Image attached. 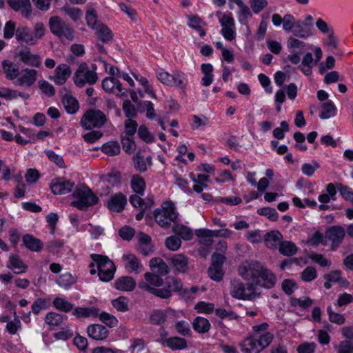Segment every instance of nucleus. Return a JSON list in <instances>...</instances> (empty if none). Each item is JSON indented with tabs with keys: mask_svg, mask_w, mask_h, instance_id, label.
Returning <instances> with one entry per match:
<instances>
[{
	"mask_svg": "<svg viewBox=\"0 0 353 353\" xmlns=\"http://www.w3.org/2000/svg\"><path fill=\"white\" fill-rule=\"evenodd\" d=\"M39 71L35 69L26 68L22 69L17 78L14 85L23 88H30L37 82Z\"/></svg>",
	"mask_w": 353,
	"mask_h": 353,
	"instance_id": "nucleus-11",
	"label": "nucleus"
},
{
	"mask_svg": "<svg viewBox=\"0 0 353 353\" xmlns=\"http://www.w3.org/2000/svg\"><path fill=\"white\" fill-rule=\"evenodd\" d=\"M176 331L181 335L188 336L191 335L190 324L185 321H179L174 325Z\"/></svg>",
	"mask_w": 353,
	"mask_h": 353,
	"instance_id": "nucleus-56",
	"label": "nucleus"
},
{
	"mask_svg": "<svg viewBox=\"0 0 353 353\" xmlns=\"http://www.w3.org/2000/svg\"><path fill=\"white\" fill-rule=\"evenodd\" d=\"M166 283L168 288L165 289L170 290V294L172 291L179 292L183 294H185L188 292L186 289L183 288L181 281L175 277L168 276L166 279Z\"/></svg>",
	"mask_w": 353,
	"mask_h": 353,
	"instance_id": "nucleus-38",
	"label": "nucleus"
},
{
	"mask_svg": "<svg viewBox=\"0 0 353 353\" xmlns=\"http://www.w3.org/2000/svg\"><path fill=\"white\" fill-rule=\"evenodd\" d=\"M172 230L175 234L180 236L183 240L188 241L192 239L193 237L192 231L189 228L183 225H175Z\"/></svg>",
	"mask_w": 353,
	"mask_h": 353,
	"instance_id": "nucleus-42",
	"label": "nucleus"
},
{
	"mask_svg": "<svg viewBox=\"0 0 353 353\" xmlns=\"http://www.w3.org/2000/svg\"><path fill=\"white\" fill-rule=\"evenodd\" d=\"M62 10L66 15L70 17L74 21H77L82 17V12L77 8H71L70 6H64Z\"/></svg>",
	"mask_w": 353,
	"mask_h": 353,
	"instance_id": "nucleus-62",
	"label": "nucleus"
},
{
	"mask_svg": "<svg viewBox=\"0 0 353 353\" xmlns=\"http://www.w3.org/2000/svg\"><path fill=\"white\" fill-rule=\"evenodd\" d=\"M131 186L137 193L143 194L145 187V181L140 176L135 175L132 179Z\"/></svg>",
	"mask_w": 353,
	"mask_h": 353,
	"instance_id": "nucleus-52",
	"label": "nucleus"
},
{
	"mask_svg": "<svg viewBox=\"0 0 353 353\" xmlns=\"http://www.w3.org/2000/svg\"><path fill=\"white\" fill-rule=\"evenodd\" d=\"M188 258L182 254H175L172 258V263L173 266L179 272L184 273L188 270Z\"/></svg>",
	"mask_w": 353,
	"mask_h": 353,
	"instance_id": "nucleus-36",
	"label": "nucleus"
},
{
	"mask_svg": "<svg viewBox=\"0 0 353 353\" xmlns=\"http://www.w3.org/2000/svg\"><path fill=\"white\" fill-rule=\"evenodd\" d=\"M258 213L265 216L272 221H276L279 218V214L276 210L270 207L262 208L258 210Z\"/></svg>",
	"mask_w": 353,
	"mask_h": 353,
	"instance_id": "nucleus-59",
	"label": "nucleus"
},
{
	"mask_svg": "<svg viewBox=\"0 0 353 353\" xmlns=\"http://www.w3.org/2000/svg\"><path fill=\"white\" fill-rule=\"evenodd\" d=\"M327 312L328 314L329 321L336 325H341L345 323V316L339 313L335 312L331 306H328L327 308Z\"/></svg>",
	"mask_w": 353,
	"mask_h": 353,
	"instance_id": "nucleus-48",
	"label": "nucleus"
},
{
	"mask_svg": "<svg viewBox=\"0 0 353 353\" xmlns=\"http://www.w3.org/2000/svg\"><path fill=\"white\" fill-rule=\"evenodd\" d=\"M194 330L199 334H205L209 332L211 324L209 321L201 316L196 317L192 322Z\"/></svg>",
	"mask_w": 353,
	"mask_h": 353,
	"instance_id": "nucleus-35",
	"label": "nucleus"
},
{
	"mask_svg": "<svg viewBox=\"0 0 353 353\" xmlns=\"http://www.w3.org/2000/svg\"><path fill=\"white\" fill-rule=\"evenodd\" d=\"M287 47L291 52H295L296 50L301 52L305 47V43L294 37H290L287 41Z\"/></svg>",
	"mask_w": 353,
	"mask_h": 353,
	"instance_id": "nucleus-49",
	"label": "nucleus"
},
{
	"mask_svg": "<svg viewBox=\"0 0 353 353\" xmlns=\"http://www.w3.org/2000/svg\"><path fill=\"white\" fill-rule=\"evenodd\" d=\"M90 257L97 265L99 279L103 282L111 281L116 271L114 263L108 256L103 255L92 254Z\"/></svg>",
	"mask_w": 353,
	"mask_h": 353,
	"instance_id": "nucleus-4",
	"label": "nucleus"
},
{
	"mask_svg": "<svg viewBox=\"0 0 353 353\" xmlns=\"http://www.w3.org/2000/svg\"><path fill=\"white\" fill-rule=\"evenodd\" d=\"M15 57L25 65L34 68H39L41 65V57L33 53L28 48L26 47L19 50Z\"/></svg>",
	"mask_w": 353,
	"mask_h": 353,
	"instance_id": "nucleus-13",
	"label": "nucleus"
},
{
	"mask_svg": "<svg viewBox=\"0 0 353 353\" xmlns=\"http://www.w3.org/2000/svg\"><path fill=\"white\" fill-rule=\"evenodd\" d=\"M74 183L63 177L54 179L50 183V188L54 194H65L72 191Z\"/></svg>",
	"mask_w": 353,
	"mask_h": 353,
	"instance_id": "nucleus-14",
	"label": "nucleus"
},
{
	"mask_svg": "<svg viewBox=\"0 0 353 353\" xmlns=\"http://www.w3.org/2000/svg\"><path fill=\"white\" fill-rule=\"evenodd\" d=\"M72 74L69 65L65 63L59 64L54 70V74L50 77V79L57 85H63Z\"/></svg>",
	"mask_w": 353,
	"mask_h": 353,
	"instance_id": "nucleus-16",
	"label": "nucleus"
},
{
	"mask_svg": "<svg viewBox=\"0 0 353 353\" xmlns=\"http://www.w3.org/2000/svg\"><path fill=\"white\" fill-rule=\"evenodd\" d=\"M87 334L90 338L94 340L103 341L108 336L109 331L102 325L92 324L87 327Z\"/></svg>",
	"mask_w": 353,
	"mask_h": 353,
	"instance_id": "nucleus-19",
	"label": "nucleus"
},
{
	"mask_svg": "<svg viewBox=\"0 0 353 353\" xmlns=\"http://www.w3.org/2000/svg\"><path fill=\"white\" fill-rule=\"evenodd\" d=\"M76 280L74 277L70 273H65L61 274L59 279H57V283L65 289L70 288L72 284L75 283Z\"/></svg>",
	"mask_w": 353,
	"mask_h": 353,
	"instance_id": "nucleus-51",
	"label": "nucleus"
},
{
	"mask_svg": "<svg viewBox=\"0 0 353 353\" xmlns=\"http://www.w3.org/2000/svg\"><path fill=\"white\" fill-rule=\"evenodd\" d=\"M165 243L168 249L172 251H176L180 248L181 241L176 236H171L166 239Z\"/></svg>",
	"mask_w": 353,
	"mask_h": 353,
	"instance_id": "nucleus-60",
	"label": "nucleus"
},
{
	"mask_svg": "<svg viewBox=\"0 0 353 353\" xmlns=\"http://www.w3.org/2000/svg\"><path fill=\"white\" fill-rule=\"evenodd\" d=\"M102 88L106 92L114 93L119 97L126 96V92L122 88L119 79L112 77H105L102 81Z\"/></svg>",
	"mask_w": 353,
	"mask_h": 353,
	"instance_id": "nucleus-15",
	"label": "nucleus"
},
{
	"mask_svg": "<svg viewBox=\"0 0 353 353\" xmlns=\"http://www.w3.org/2000/svg\"><path fill=\"white\" fill-rule=\"evenodd\" d=\"M93 30L96 37L103 43H108L113 39L112 31L103 23L98 25Z\"/></svg>",
	"mask_w": 353,
	"mask_h": 353,
	"instance_id": "nucleus-25",
	"label": "nucleus"
},
{
	"mask_svg": "<svg viewBox=\"0 0 353 353\" xmlns=\"http://www.w3.org/2000/svg\"><path fill=\"white\" fill-rule=\"evenodd\" d=\"M52 304L56 309L65 312H70L73 307L72 303L60 297L54 299Z\"/></svg>",
	"mask_w": 353,
	"mask_h": 353,
	"instance_id": "nucleus-50",
	"label": "nucleus"
},
{
	"mask_svg": "<svg viewBox=\"0 0 353 353\" xmlns=\"http://www.w3.org/2000/svg\"><path fill=\"white\" fill-rule=\"evenodd\" d=\"M252 12L259 14L263 11L268 5L267 0H249Z\"/></svg>",
	"mask_w": 353,
	"mask_h": 353,
	"instance_id": "nucleus-54",
	"label": "nucleus"
},
{
	"mask_svg": "<svg viewBox=\"0 0 353 353\" xmlns=\"http://www.w3.org/2000/svg\"><path fill=\"white\" fill-rule=\"evenodd\" d=\"M96 66L90 68L87 63H81L74 74L73 81L78 87H83L85 84H94L98 80Z\"/></svg>",
	"mask_w": 353,
	"mask_h": 353,
	"instance_id": "nucleus-6",
	"label": "nucleus"
},
{
	"mask_svg": "<svg viewBox=\"0 0 353 353\" xmlns=\"http://www.w3.org/2000/svg\"><path fill=\"white\" fill-rule=\"evenodd\" d=\"M72 196L74 200L71 205L81 210H84L88 207L97 204L99 201L97 195L85 185L77 187L73 192Z\"/></svg>",
	"mask_w": 353,
	"mask_h": 353,
	"instance_id": "nucleus-3",
	"label": "nucleus"
},
{
	"mask_svg": "<svg viewBox=\"0 0 353 353\" xmlns=\"http://www.w3.org/2000/svg\"><path fill=\"white\" fill-rule=\"evenodd\" d=\"M150 268L153 273L162 275L168 272V266L161 258H152L150 261Z\"/></svg>",
	"mask_w": 353,
	"mask_h": 353,
	"instance_id": "nucleus-34",
	"label": "nucleus"
},
{
	"mask_svg": "<svg viewBox=\"0 0 353 353\" xmlns=\"http://www.w3.org/2000/svg\"><path fill=\"white\" fill-rule=\"evenodd\" d=\"M317 276V272L313 267H307L301 273V278L304 282H311Z\"/></svg>",
	"mask_w": 353,
	"mask_h": 353,
	"instance_id": "nucleus-61",
	"label": "nucleus"
},
{
	"mask_svg": "<svg viewBox=\"0 0 353 353\" xmlns=\"http://www.w3.org/2000/svg\"><path fill=\"white\" fill-rule=\"evenodd\" d=\"M157 79L163 84L170 87H177L184 90L187 85V77L181 71H174L170 74L163 69L157 70L156 72Z\"/></svg>",
	"mask_w": 353,
	"mask_h": 353,
	"instance_id": "nucleus-7",
	"label": "nucleus"
},
{
	"mask_svg": "<svg viewBox=\"0 0 353 353\" xmlns=\"http://www.w3.org/2000/svg\"><path fill=\"white\" fill-rule=\"evenodd\" d=\"M161 343L172 350H181L187 347V341L178 336L165 339Z\"/></svg>",
	"mask_w": 353,
	"mask_h": 353,
	"instance_id": "nucleus-28",
	"label": "nucleus"
},
{
	"mask_svg": "<svg viewBox=\"0 0 353 353\" xmlns=\"http://www.w3.org/2000/svg\"><path fill=\"white\" fill-rule=\"evenodd\" d=\"M112 305L119 312H125L129 310V300L125 296L112 300Z\"/></svg>",
	"mask_w": 353,
	"mask_h": 353,
	"instance_id": "nucleus-47",
	"label": "nucleus"
},
{
	"mask_svg": "<svg viewBox=\"0 0 353 353\" xmlns=\"http://www.w3.org/2000/svg\"><path fill=\"white\" fill-rule=\"evenodd\" d=\"M63 316L54 312H48L45 318L46 323L50 326H58L63 321Z\"/></svg>",
	"mask_w": 353,
	"mask_h": 353,
	"instance_id": "nucleus-46",
	"label": "nucleus"
},
{
	"mask_svg": "<svg viewBox=\"0 0 353 353\" xmlns=\"http://www.w3.org/2000/svg\"><path fill=\"white\" fill-rule=\"evenodd\" d=\"M138 244L137 249L142 254L147 256L150 254L152 251V245L151 243V238L143 232H140L137 235Z\"/></svg>",
	"mask_w": 353,
	"mask_h": 353,
	"instance_id": "nucleus-23",
	"label": "nucleus"
},
{
	"mask_svg": "<svg viewBox=\"0 0 353 353\" xmlns=\"http://www.w3.org/2000/svg\"><path fill=\"white\" fill-rule=\"evenodd\" d=\"M279 250L281 254L285 256H292L297 252V247L291 241H283L280 243Z\"/></svg>",
	"mask_w": 353,
	"mask_h": 353,
	"instance_id": "nucleus-43",
	"label": "nucleus"
},
{
	"mask_svg": "<svg viewBox=\"0 0 353 353\" xmlns=\"http://www.w3.org/2000/svg\"><path fill=\"white\" fill-rule=\"evenodd\" d=\"M238 273L246 282V287L241 281L233 280L230 283V294L239 300H253L259 295L258 287L270 289L276 282V276L256 261L243 263L238 268Z\"/></svg>",
	"mask_w": 353,
	"mask_h": 353,
	"instance_id": "nucleus-1",
	"label": "nucleus"
},
{
	"mask_svg": "<svg viewBox=\"0 0 353 353\" xmlns=\"http://www.w3.org/2000/svg\"><path fill=\"white\" fill-rule=\"evenodd\" d=\"M7 268L14 272V274H22L27 271L28 265L23 263L21 258L14 254L9 256Z\"/></svg>",
	"mask_w": 353,
	"mask_h": 353,
	"instance_id": "nucleus-24",
	"label": "nucleus"
},
{
	"mask_svg": "<svg viewBox=\"0 0 353 353\" xmlns=\"http://www.w3.org/2000/svg\"><path fill=\"white\" fill-rule=\"evenodd\" d=\"M154 217L157 224L163 228H169L172 223L176 221L178 214L173 203L164 202L161 208L156 209Z\"/></svg>",
	"mask_w": 353,
	"mask_h": 353,
	"instance_id": "nucleus-5",
	"label": "nucleus"
},
{
	"mask_svg": "<svg viewBox=\"0 0 353 353\" xmlns=\"http://www.w3.org/2000/svg\"><path fill=\"white\" fill-rule=\"evenodd\" d=\"M216 15L219 18V23L222 28L221 33L223 37L228 41L234 40L236 37V26L232 12L218 11L216 12Z\"/></svg>",
	"mask_w": 353,
	"mask_h": 353,
	"instance_id": "nucleus-9",
	"label": "nucleus"
},
{
	"mask_svg": "<svg viewBox=\"0 0 353 353\" xmlns=\"http://www.w3.org/2000/svg\"><path fill=\"white\" fill-rule=\"evenodd\" d=\"M85 20L87 25L92 30L101 23V22L98 21L97 12L93 8H89L87 10L85 13Z\"/></svg>",
	"mask_w": 353,
	"mask_h": 353,
	"instance_id": "nucleus-41",
	"label": "nucleus"
},
{
	"mask_svg": "<svg viewBox=\"0 0 353 353\" xmlns=\"http://www.w3.org/2000/svg\"><path fill=\"white\" fill-rule=\"evenodd\" d=\"M345 230L341 226H333L327 232V238L334 245L341 243L345 236Z\"/></svg>",
	"mask_w": 353,
	"mask_h": 353,
	"instance_id": "nucleus-32",
	"label": "nucleus"
},
{
	"mask_svg": "<svg viewBox=\"0 0 353 353\" xmlns=\"http://www.w3.org/2000/svg\"><path fill=\"white\" fill-rule=\"evenodd\" d=\"M16 39L19 42H24L28 45L36 44V39L30 29L27 27H21L16 30Z\"/></svg>",
	"mask_w": 353,
	"mask_h": 353,
	"instance_id": "nucleus-27",
	"label": "nucleus"
},
{
	"mask_svg": "<svg viewBox=\"0 0 353 353\" xmlns=\"http://www.w3.org/2000/svg\"><path fill=\"white\" fill-rule=\"evenodd\" d=\"M336 114V108L331 101L322 103L321 111L319 117L321 119H327L333 117Z\"/></svg>",
	"mask_w": 353,
	"mask_h": 353,
	"instance_id": "nucleus-37",
	"label": "nucleus"
},
{
	"mask_svg": "<svg viewBox=\"0 0 353 353\" xmlns=\"http://www.w3.org/2000/svg\"><path fill=\"white\" fill-rule=\"evenodd\" d=\"M106 121V117L103 112L99 110H91L85 113L81 123L84 128L90 130L94 128H101Z\"/></svg>",
	"mask_w": 353,
	"mask_h": 353,
	"instance_id": "nucleus-10",
	"label": "nucleus"
},
{
	"mask_svg": "<svg viewBox=\"0 0 353 353\" xmlns=\"http://www.w3.org/2000/svg\"><path fill=\"white\" fill-rule=\"evenodd\" d=\"M63 104L66 111L70 114L75 113L79 109L77 100L71 95H65L63 97Z\"/></svg>",
	"mask_w": 353,
	"mask_h": 353,
	"instance_id": "nucleus-40",
	"label": "nucleus"
},
{
	"mask_svg": "<svg viewBox=\"0 0 353 353\" xmlns=\"http://www.w3.org/2000/svg\"><path fill=\"white\" fill-rule=\"evenodd\" d=\"M291 32L295 37L302 39H307L312 35V32L305 28L303 22L300 21L296 22V26H294Z\"/></svg>",
	"mask_w": 353,
	"mask_h": 353,
	"instance_id": "nucleus-44",
	"label": "nucleus"
},
{
	"mask_svg": "<svg viewBox=\"0 0 353 353\" xmlns=\"http://www.w3.org/2000/svg\"><path fill=\"white\" fill-rule=\"evenodd\" d=\"M194 309L199 313L211 314L214 310V305L211 303L200 301L195 305Z\"/></svg>",
	"mask_w": 353,
	"mask_h": 353,
	"instance_id": "nucleus-58",
	"label": "nucleus"
},
{
	"mask_svg": "<svg viewBox=\"0 0 353 353\" xmlns=\"http://www.w3.org/2000/svg\"><path fill=\"white\" fill-rule=\"evenodd\" d=\"M127 203V199L122 193H117L109 199L107 206L112 212H120L123 209Z\"/></svg>",
	"mask_w": 353,
	"mask_h": 353,
	"instance_id": "nucleus-20",
	"label": "nucleus"
},
{
	"mask_svg": "<svg viewBox=\"0 0 353 353\" xmlns=\"http://www.w3.org/2000/svg\"><path fill=\"white\" fill-rule=\"evenodd\" d=\"M125 130L121 136L133 137L137 130L138 124L132 119H127L125 121Z\"/></svg>",
	"mask_w": 353,
	"mask_h": 353,
	"instance_id": "nucleus-55",
	"label": "nucleus"
},
{
	"mask_svg": "<svg viewBox=\"0 0 353 353\" xmlns=\"http://www.w3.org/2000/svg\"><path fill=\"white\" fill-rule=\"evenodd\" d=\"M144 281L139 283V288L161 299L170 296V290L165 288H159L163 283V280L159 275L154 273L146 272L144 274Z\"/></svg>",
	"mask_w": 353,
	"mask_h": 353,
	"instance_id": "nucleus-2",
	"label": "nucleus"
},
{
	"mask_svg": "<svg viewBox=\"0 0 353 353\" xmlns=\"http://www.w3.org/2000/svg\"><path fill=\"white\" fill-rule=\"evenodd\" d=\"M23 244L26 248L33 252H39L43 248V243L40 239L26 234L23 236Z\"/></svg>",
	"mask_w": 353,
	"mask_h": 353,
	"instance_id": "nucleus-33",
	"label": "nucleus"
},
{
	"mask_svg": "<svg viewBox=\"0 0 353 353\" xmlns=\"http://www.w3.org/2000/svg\"><path fill=\"white\" fill-rule=\"evenodd\" d=\"M256 336L262 350L267 347L274 339V334L270 332H265L260 335H256Z\"/></svg>",
	"mask_w": 353,
	"mask_h": 353,
	"instance_id": "nucleus-57",
	"label": "nucleus"
},
{
	"mask_svg": "<svg viewBox=\"0 0 353 353\" xmlns=\"http://www.w3.org/2000/svg\"><path fill=\"white\" fill-rule=\"evenodd\" d=\"M319 168L320 164L316 161H312V163H303L301 166V171L303 174L312 176Z\"/></svg>",
	"mask_w": 353,
	"mask_h": 353,
	"instance_id": "nucleus-53",
	"label": "nucleus"
},
{
	"mask_svg": "<svg viewBox=\"0 0 353 353\" xmlns=\"http://www.w3.org/2000/svg\"><path fill=\"white\" fill-rule=\"evenodd\" d=\"M316 345L314 342H305L300 344L297 347L298 353H314L316 349Z\"/></svg>",
	"mask_w": 353,
	"mask_h": 353,
	"instance_id": "nucleus-64",
	"label": "nucleus"
},
{
	"mask_svg": "<svg viewBox=\"0 0 353 353\" xmlns=\"http://www.w3.org/2000/svg\"><path fill=\"white\" fill-rule=\"evenodd\" d=\"M101 150L109 156H114L120 153L121 148L117 141H109L102 145Z\"/></svg>",
	"mask_w": 353,
	"mask_h": 353,
	"instance_id": "nucleus-45",
	"label": "nucleus"
},
{
	"mask_svg": "<svg viewBox=\"0 0 353 353\" xmlns=\"http://www.w3.org/2000/svg\"><path fill=\"white\" fill-rule=\"evenodd\" d=\"M8 5L15 11H20L21 14L29 18L32 13L30 0H8Z\"/></svg>",
	"mask_w": 353,
	"mask_h": 353,
	"instance_id": "nucleus-21",
	"label": "nucleus"
},
{
	"mask_svg": "<svg viewBox=\"0 0 353 353\" xmlns=\"http://www.w3.org/2000/svg\"><path fill=\"white\" fill-rule=\"evenodd\" d=\"M51 32L63 39L72 41L74 39V30L69 23L63 21L59 17L54 16L49 19Z\"/></svg>",
	"mask_w": 353,
	"mask_h": 353,
	"instance_id": "nucleus-8",
	"label": "nucleus"
},
{
	"mask_svg": "<svg viewBox=\"0 0 353 353\" xmlns=\"http://www.w3.org/2000/svg\"><path fill=\"white\" fill-rule=\"evenodd\" d=\"M338 353H353V341L344 340L336 347Z\"/></svg>",
	"mask_w": 353,
	"mask_h": 353,
	"instance_id": "nucleus-63",
	"label": "nucleus"
},
{
	"mask_svg": "<svg viewBox=\"0 0 353 353\" xmlns=\"http://www.w3.org/2000/svg\"><path fill=\"white\" fill-rule=\"evenodd\" d=\"M1 65L6 77L8 80L13 81L17 79L20 72L15 63L6 59L3 61Z\"/></svg>",
	"mask_w": 353,
	"mask_h": 353,
	"instance_id": "nucleus-30",
	"label": "nucleus"
},
{
	"mask_svg": "<svg viewBox=\"0 0 353 353\" xmlns=\"http://www.w3.org/2000/svg\"><path fill=\"white\" fill-rule=\"evenodd\" d=\"M175 315V312L172 310H155L150 316V321L153 324L161 325L163 323L166 319L173 317Z\"/></svg>",
	"mask_w": 353,
	"mask_h": 353,
	"instance_id": "nucleus-31",
	"label": "nucleus"
},
{
	"mask_svg": "<svg viewBox=\"0 0 353 353\" xmlns=\"http://www.w3.org/2000/svg\"><path fill=\"white\" fill-rule=\"evenodd\" d=\"M99 310L95 307H77L73 310L72 314L78 318L95 317L99 315Z\"/></svg>",
	"mask_w": 353,
	"mask_h": 353,
	"instance_id": "nucleus-39",
	"label": "nucleus"
},
{
	"mask_svg": "<svg viewBox=\"0 0 353 353\" xmlns=\"http://www.w3.org/2000/svg\"><path fill=\"white\" fill-rule=\"evenodd\" d=\"M282 238L283 236L280 232L272 230L265 234L264 242L268 248L276 249L280 245Z\"/></svg>",
	"mask_w": 353,
	"mask_h": 353,
	"instance_id": "nucleus-29",
	"label": "nucleus"
},
{
	"mask_svg": "<svg viewBox=\"0 0 353 353\" xmlns=\"http://www.w3.org/2000/svg\"><path fill=\"white\" fill-rule=\"evenodd\" d=\"M225 258L221 254L214 253L212 256V264L208 268V276L214 281H220L223 276L222 266Z\"/></svg>",
	"mask_w": 353,
	"mask_h": 353,
	"instance_id": "nucleus-12",
	"label": "nucleus"
},
{
	"mask_svg": "<svg viewBox=\"0 0 353 353\" xmlns=\"http://www.w3.org/2000/svg\"><path fill=\"white\" fill-rule=\"evenodd\" d=\"M233 2L238 6L239 10L236 13L238 21L240 24L245 26L248 31L250 30L248 26L249 19L252 17V11L250 8L242 0H233Z\"/></svg>",
	"mask_w": 353,
	"mask_h": 353,
	"instance_id": "nucleus-18",
	"label": "nucleus"
},
{
	"mask_svg": "<svg viewBox=\"0 0 353 353\" xmlns=\"http://www.w3.org/2000/svg\"><path fill=\"white\" fill-rule=\"evenodd\" d=\"M122 260L125 268L131 273L139 274L142 272L143 265L137 256L129 253L123 254Z\"/></svg>",
	"mask_w": 353,
	"mask_h": 353,
	"instance_id": "nucleus-17",
	"label": "nucleus"
},
{
	"mask_svg": "<svg viewBox=\"0 0 353 353\" xmlns=\"http://www.w3.org/2000/svg\"><path fill=\"white\" fill-rule=\"evenodd\" d=\"M114 287L117 290L122 292H131L136 287V281L131 276H121L115 281Z\"/></svg>",
	"mask_w": 353,
	"mask_h": 353,
	"instance_id": "nucleus-26",
	"label": "nucleus"
},
{
	"mask_svg": "<svg viewBox=\"0 0 353 353\" xmlns=\"http://www.w3.org/2000/svg\"><path fill=\"white\" fill-rule=\"evenodd\" d=\"M241 351L243 353H259L262 349L256 335L247 337L241 343Z\"/></svg>",
	"mask_w": 353,
	"mask_h": 353,
	"instance_id": "nucleus-22",
	"label": "nucleus"
}]
</instances>
